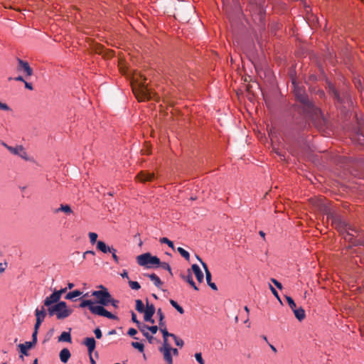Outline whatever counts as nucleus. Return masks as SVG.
Segmentation results:
<instances>
[{"mask_svg": "<svg viewBox=\"0 0 364 364\" xmlns=\"http://www.w3.org/2000/svg\"><path fill=\"white\" fill-rule=\"evenodd\" d=\"M160 331L163 334V338H164L163 346L170 345L168 342V337H169V336L171 337V335L173 333H168L167 331V328L161 329Z\"/></svg>", "mask_w": 364, "mask_h": 364, "instance_id": "nucleus-27", "label": "nucleus"}, {"mask_svg": "<svg viewBox=\"0 0 364 364\" xmlns=\"http://www.w3.org/2000/svg\"><path fill=\"white\" fill-rule=\"evenodd\" d=\"M18 65L16 67L18 72L25 73L26 77L28 78L33 75V69L30 67L27 61H24L20 58H17Z\"/></svg>", "mask_w": 364, "mask_h": 364, "instance_id": "nucleus-8", "label": "nucleus"}, {"mask_svg": "<svg viewBox=\"0 0 364 364\" xmlns=\"http://www.w3.org/2000/svg\"><path fill=\"white\" fill-rule=\"evenodd\" d=\"M156 313L159 316V320L161 321V319H164V314L161 309H158Z\"/></svg>", "mask_w": 364, "mask_h": 364, "instance_id": "nucleus-52", "label": "nucleus"}, {"mask_svg": "<svg viewBox=\"0 0 364 364\" xmlns=\"http://www.w3.org/2000/svg\"><path fill=\"white\" fill-rule=\"evenodd\" d=\"M6 267H7L6 262H4V264L0 263V274L3 273L5 271Z\"/></svg>", "mask_w": 364, "mask_h": 364, "instance_id": "nucleus-56", "label": "nucleus"}, {"mask_svg": "<svg viewBox=\"0 0 364 364\" xmlns=\"http://www.w3.org/2000/svg\"><path fill=\"white\" fill-rule=\"evenodd\" d=\"M293 312L295 317L300 321L304 320L306 317L305 311L302 307H299L298 309L296 308L294 310H293Z\"/></svg>", "mask_w": 364, "mask_h": 364, "instance_id": "nucleus-21", "label": "nucleus"}, {"mask_svg": "<svg viewBox=\"0 0 364 364\" xmlns=\"http://www.w3.org/2000/svg\"><path fill=\"white\" fill-rule=\"evenodd\" d=\"M82 294V292L80 290H75L69 292L65 296V299H73L75 297H77Z\"/></svg>", "mask_w": 364, "mask_h": 364, "instance_id": "nucleus-28", "label": "nucleus"}, {"mask_svg": "<svg viewBox=\"0 0 364 364\" xmlns=\"http://www.w3.org/2000/svg\"><path fill=\"white\" fill-rule=\"evenodd\" d=\"M202 267H203V268L205 270V279H206L207 284H208V283L211 282V278H212L211 273L209 271V269L208 268V265L206 264V263L202 262Z\"/></svg>", "mask_w": 364, "mask_h": 364, "instance_id": "nucleus-26", "label": "nucleus"}, {"mask_svg": "<svg viewBox=\"0 0 364 364\" xmlns=\"http://www.w3.org/2000/svg\"><path fill=\"white\" fill-rule=\"evenodd\" d=\"M24 82V85H25V87L29 90H33V85L31 83H29L28 82H26V80L23 82Z\"/></svg>", "mask_w": 364, "mask_h": 364, "instance_id": "nucleus-57", "label": "nucleus"}, {"mask_svg": "<svg viewBox=\"0 0 364 364\" xmlns=\"http://www.w3.org/2000/svg\"><path fill=\"white\" fill-rule=\"evenodd\" d=\"M294 92L296 100L302 105L303 109L306 114L319 124H324L326 120L321 109L309 100L304 89L299 85H294Z\"/></svg>", "mask_w": 364, "mask_h": 364, "instance_id": "nucleus-1", "label": "nucleus"}, {"mask_svg": "<svg viewBox=\"0 0 364 364\" xmlns=\"http://www.w3.org/2000/svg\"><path fill=\"white\" fill-rule=\"evenodd\" d=\"M95 255V253L94 251H92V250H87L85 252V255Z\"/></svg>", "mask_w": 364, "mask_h": 364, "instance_id": "nucleus-64", "label": "nucleus"}, {"mask_svg": "<svg viewBox=\"0 0 364 364\" xmlns=\"http://www.w3.org/2000/svg\"><path fill=\"white\" fill-rule=\"evenodd\" d=\"M60 211L64 212L66 214H71L73 213V210L70 205L63 204H61L59 208L55 210L54 213H57Z\"/></svg>", "mask_w": 364, "mask_h": 364, "instance_id": "nucleus-24", "label": "nucleus"}, {"mask_svg": "<svg viewBox=\"0 0 364 364\" xmlns=\"http://www.w3.org/2000/svg\"><path fill=\"white\" fill-rule=\"evenodd\" d=\"M137 333L136 330L131 328L129 329L127 334L130 336H134Z\"/></svg>", "mask_w": 364, "mask_h": 364, "instance_id": "nucleus-55", "label": "nucleus"}, {"mask_svg": "<svg viewBox=\"0 0 364 364\" xmlns=\"http://www.w3.org/2000/svg\"><path fill=\"white\" fill-rule=\"evenodd\" d=\"M35 316L37 321L43 322L46 316L45 306H42L41 309H36Z\"/></svg>", "mask_w": 364, "mask_h": 364, "instance_id": "nucleus-17", "label": "nucleus"}, {"mask_svg": "<svg viewBox=\"0 0 364 364\" xmlns=\"http://www.w3.org/2000/svg\"><path fill=\"white\" fill-rule=\"evenodd\" d=\"M169 301L171 306L175 308L181 314L184 313L183 309L180 305H178L176 301L171 299Z\"/></svg>", "mask_w": 364, "mask_h": 364, "instance_id": "nucleus-33", "label": "nucleus"}, {"mask_svg": "<svg viewBox=\"0 0 364 364\" xmlns=\"http://www.w3.org/2000/svg\"><path fill=\"white\" fill-rule=\"evenodd\" d=\"M95 335L97 339H100L102 336V333L101 330L99 328H97L94 331Z\"/></svg>", "mask_w": 364, "mask_h": 364, "instance_id": "nucleus-47", "label": "nucleus"}, {"mask_svg": "<svg viewBox=\"0 0 364 364\" xmlns=\"http://www.w3.org/2000/svg\"><path fill=\"white\" fill-rule=\"evenodd\" d=\"M34 345H33L31 342L26 341L24 343H21L18 345V348L20 349V352L24 355H28V350L33 348Z\"/></svg>", "mask_w": 364, "mask_h": 364, "instance_id": "nucleus-18", "label": "nucleus"}, {"mask_svg": "<svg viewBox=\"0 0 364 364\" xmlns=\"http://www.w3.org/2000/svg\"><path fill=\"white\" fill-rule=\"evenodd\" d=\"M95 302L92 300H83L80 304V308L88 307L90 311L93 314L101 316H105L110 319L117 320V316L108 311L105 307L101 306H95Z\"/></svg>", "mask_w": 364, "mask_h": 364, "instance_id": "nucleus-4", "label": "nucleus"}, {"mask_svg": "<svg viewBox=\"0 0 364 364\" xmlns=\"http://www.w3.org/2000/svg\"><path fill=\"white\" fill-rule=\"evenodd\" d=\"M271 282H272V283H273V284H274V285H275L278 289H282V284H281L279 282H278L277 279H275L272 278V279H271Z\"/></svg>", "mask_w": 364, "mask_h": 364, "instance_id": "nucleus-50", "label": "nucleus"}, {"mask_svg": "<svg viewBox=\"0 0 364 364\" xmlns=\"http://www.w3.org/2000/svg\"><path fill=\"white\" fill-rule=\"evenodd\" d=\"M0 109L9 111L11 109L6 103H3L0 101Z\"/></svg>", "mask_w": 364, "mask_h": 364, "instance_id": "nucleus-51", "label": "nucleus"}, {"mask_svg": "<svg viewBox=\"0 0 364 364\" xmlns=\"http://www.w3.org/2000/svg\"><path fill=\"white\" fill-rule=\"evenodd\" d=\"M181 277L183 280L187 282L195 290H197V291L198 290V288L197 287V286L196 285V284L193 279L192 274H191V272H190V270L188 271L187 276L181 274Z\"/></svg>", "mask_w": 364, "mask_h": 364, "instance_id": "nucleus-20", "label": "nucleus"}, {"mask_svg": "<svg viewBox=\"0 0 364 364\" xmlns=\"http://www.w3.org/2000/svg\"><path fill=\"white\" fill-rule=\"evenodd\" d=\"M196 360L200 363V364H205V362L202 358L201 353H196L195 354Z\"/></svg>", "mask_w": 364, "mask_h": 364, "instance_id": "nucleus-45", "label": "nucleus"}, {"mask_svg": "<svg viewBox=\"0 0 364 364\" xmlns=\"http://www.w3.org/2000/svg\"><path fill=\"white\" fill-rule=\"evenodd\" d=\"M143 331H141V332L143 333V335L147 338L149 342L151 343L153 340V336L149 333L148 329H144Z\"/></svg>", "mask_w": 364, "mask_h": 364, "instance_id": "nucleus-44", "label": "nucleus"}, {"mask_svg": "<svg viewBox=\"0 0 364 364\" xmlns=\"http://www.w3.org/2000/svg\"><path fill=\"white\" fill-rule=\"evenodd\" d=\"M97 248L98 250L101 251L103 253H107L109 252L111 250V247L107 246L105 242L103 241H97Z\"/></svg>", "mask_w": 364, "mask_h": 364, "instance_id": "nucleus-23", "label": "nucleus"}, {"mask_svg": "<svg viewBox=\"0 0 364 364\" xmlns=\"http://www.w3.org/2000/svg\"><path fill=\"white\" fill-rule=\"evenodd\" d=\"M354 140L356 141L358 144L364 146V134L363 133H357L355 136Z\"/></svg>", "mask_w": 364, "mask_h": 364, "instance_id": "nucleus-30", "label": "nucleus"}, {"mask_svg": "<svg viewBox=\"0 0 364 364\" xmlns=\"http://www.w3.org/2000/svg\"><path fill=\"white\" fill-rule=\"evenodd\" d=\"M119 301L114 299L111 296V299H109V304H111L114 308L117 309V308H119Z\"/></svg>", "mask_w": 364, "mask_h": 364, "instance_id": "nucleus-41", "label": "nucleus"}, {"mask_svg": "<svg viewBox=\"0 0 364 364\" xmlns=\"http://www.w3.org/2000/svg\"><path fill=\"white\" fill-rule=\"evenodd\" d=\"M14 79L16 81H21V82H24L25 81V80L23 79V77L22 76H18V77H15Z\"/></svg>", "mask_w": 364, "mask_h": 364, "instance_id": "nucleus-62", "label": "nucleus"}, {"mask_svg": "<svg viewBox=\"0 0 364 364\" xmlns=\"http://www.w3.org/2000/svg\"><path fill=\"white\" fill-rule=\"evenodd\" d=\"M343 236V238L352 243L353 245H356L359 243V242L355 239V237H357L356 235H355L353 233H351L349 231H345V230H343V231H339Z\"/></svg>", "mask_w": 364, "mask_h": 364, "instance_id": "nucleus-13", "label": "nucleus"}, {"mask_svg": "<svg viewBox=\"0 0 364 364\" xmlns=\"http://www.w3.org/2000/svg\"><path fill=\"white\" fill-rule=\"evenodd\" d=\"M159 330H161V329H166V323L164 321V319H161V320H159Z\"/></svg>", "mask_w": 364, "mask_h": 364, "instance_id": "nucleus-49", "label": "nucleus"}, {"mask_svg": "<svg viewBox=\"0 0 364 364\" xmlns=\"http://www.w3.org/2000/svg\"><path fill=\"white\" fill-rule=\"evenodd\" d=\"M66 291H67V288H63L60 290H55V291L56 292V294L58 295L59 298L60 299L62 294H64L65 292H66Z\"/></svg>", "mask_w": 364, "mask_h": 364, "instance_id": "nucleus-53", "label": "nucleus"}, {"mask_svg": "<svg viewBox=\"0 0 364 364\" xmlns=\"http://www.w3.org/2000/svg\"><path fill=\"white\" fill-rule=\"evenodd\" d=\"M269 289L272 291V294L274 295V296L279 301V302L282 303V301L277 290L272 285H269Z\"/></svg>", "mask_w": 364, "mask_h": 364, "instance_id": "nucleus-46", "label": "nucleus"}, {"mask_svg": "<svg viewBox=\"0 0 364 364\" xmlns=\"http://www.w3.org/2000/svg\"><path fill=\"white\" fill-rule=\"evenodd\" d=\"M331 93L333 95V96L337 99V100L340 101V97H339V95L338 93V92L334 89V88H332L331 90Z\"/></svg>", "mask_w": 364, "mask_h": 364, "instance_id": "nucleus-54", "label": "nucleus"}, {"mask_svg": "<svg viewBox=\"0 0 364 364\" xmlns=\"http://www.w3.org/2000/svg\"><path fill=\"white\" fill-rule=\"evenodd\" d=\"M285 297H286L287 301L289 307L291 308V309L292 311L294 310L296 308V303L294 302V301L292 299L291 297H290L289 296H286Z\"/></svg>", "mask_w": 364, "mask_h": 364, "instance_id": "nucleus-34", "label": "nucleus"}, {"mask_svg": "<svg viewBox=\"0 0 364 364\" xmlns=\"http://www.w3.org/2000/svg\"><path fill=\"white\" fill-rule=\"evenodd\" d=\"M121 276L123 277V278H129L128 277V273L127 272V270H123L122 273H121Z\"/></svg>", "mask_w": 364, "mask_h": 364, "instance_id": "nucleus-61", "label": "nucleus"}, {"mask_svg": "<svg viewBox=\"0 0 364 364\" xmlns=\"http://www.w3.org/2000/svg\"><path fill=\"white\" fill-rule=\"evenodd\" d=\"M171 337L173 338L175 343L176 346L179 347H183L184 345V342L182 339L178 338L175 334H172Z\"/></svg>", "mask_w": 364, "mask_h": 364, "instance_id": "nucleus-36", "label": "nucleus"}, {"mask_svg": "<svg viewBox=\"0 0 364 364\" xmlns=\"http://www.w3.org/2000/svg\"><path fill=\"white\" fill-rule=\"evenodd\" d=\"M148 329V331H150L153 334L156 333V332L159 330V327L157 326H149L144 323L143 326H141V328L140 331H144L143 330Z\"/></svg>", "mask_w": 364, "mask_h": 364, "instance_id": "nucleus-29", "label": "nucleus"}, {"mask_svg": "<svg viewBox=\"0 0 364 364\" xmlns=\"http://www.w3.org/2000/svg\"><path fill=\"white\" fill-rule=\"evenodd\" d=\"M109 252L112 253V258L114 260V262L116 263H118L119 262V257L116 255L117 250L114 249V247H111V250L109 251Z\"/></svg>", "mask_w": 364, "mask_h": 364, "instance_id": "nucleus-43", "label": "nucleus"}, {"mask_svg": "<svg viewBox=\"0 0 364 364\" xmlns=\"http://www.w3.org/2000/svg\"><path fill=\"white\" fill-rule=\"evenodd\" d=\"M191 269H192L193 272H194L197 280L199 282H202L203 281L204 276H203V273L202 272L199 266L196 264H194L192 265Z\"/></svg>", "mask_w": 364, "mask_h": 364, "instance_id": "nucleus-16", "label": "nucleus"}, {"mask_svg": "<svg viewBox=\"0 0 364 364\" xmlns=\"http://www.w3.org/2000/svg\"><path fill=\"white\" fill-rule=\"evenodd\" d=\"M89 237H90V242L92 244H95V242H97V233H95V232H90L89 233Z\"/></svg>", "mask_w": 364, "mask_h": 364, "instance_id": "nucleus-42", "label": "nucleus"}, {"mask_svg": "<svg viewBox=\"0 0 364 364\" xmlns=\"http://www.w3.org/2000/svg\"><path fill=\"white\" fill-rule=\"evenodd\" d=\"M333 224L338 231H349L350 232L353 233L355 235L360 237H362L364 234L363 232L358 228L343 220H341V219H334L333 220Z\"/></svg>", "mask_w": 364, "mask_h": 364, "instance_id": "nucleus-5", "label": "nucleus"}, {"mask_svg": "<svg viewBox=\"0 0 364 364\" xmlns=\"http://www.w3.org/2000/svg\"><path fill=\"white\" fill-rule=\"evenodd\" d=\"M59 356L61 362L66 363L70 359L71 354L68 348H63L60 350Z\"/></svg>", "mask_w": 364, "mask_h": 364, "instance_id": "nucleus-19", "label": "nucleus"}, {"mask_svg": "<svg viewBox=\"0 0 364 364\" xmlns=\"http://www.w3.org/2000/svg\"><path fill=\"white\" fill-rule=\"evenodd\" d=\"M160 242L167 244L173 250L175 249L173 242L168 240L167 237H161L160 239Z\"/></svg>", "mask_w": 364, "mask_h": 364, "instance_id": "nucleus-37", "label": "nucleus"}, {"mask_svg": "<svg viewBox=\"0 0 364 364\" xmlns=\"http://www.w3.org/2000/svg\"><path fill=\"white\" fill-rule=\"evenodd\" d=\"M83 344L87 346L89 354H92L96 346L95 338L92 337H87L84 339Z\"/></svg>", "mask_w": 364, "mask_h": 364, "instance_id": "nucleus-15", "label": "nucleus"}, {"mask_svg": "<svg viewBox=\"0 0 364 364\" xmlns=\"http://www.w3.org/2000/svg\"><path fill=\"white\" fill-rule=\"evenodd\" d=\"M156 311L155 307L154 304H149L148 299H146V308L144 309V321H149L151 318L153 317L154 313Z\"/></svg>", "mask_w": 364, "mask_h": 364, "instance_id": "nucleus-12", "label": "nucleus"}, {"mask_svg": "<svg viewBox=\"0 0 364 364\" xmlns=\"http://www.w3.org/2000/svg\"><path fill=\"white\" fill-rule=\"evenodd\" d=\"M132 346L134 348L139 350V351H140V352H143L144 350V346L143 343H139V342H132Z\"/></svg>", "mask_w": 364, "mask_h": 364, "instance_id": "nucleus-35", "label": "nucleus"}, {"mask_svg": "<svg viewBox=\"0 0 364 364\" xmlns=\"http://www.w3.org/2000/svg\"><path fill=\"white\" fill-rule=\"evenodd\" d=\"M7 149L13 154L18 155L21 158L28 160L27 152L25 149L22 146H7Z\"/></svg>", "mask_w": 364, "mask_h": 364, "instance_id": "nucleus-10", "label": "nucleus"}, {"mask_svg": "<svg viewBox=\"0 0 364 364\" xmlns=\"http://www.w3.org/2000/svg\"><path fill=\"white\" fill-rule=\"evenodd\" d=\"M170 349H171V354H173V355H178V350L177 348H172L170 346Z\"/></svg>", "mask_w": 364, "mask_h": 364, "instance_id": "nucleus-59", "label": "nucleus"}, {"mask_svg": "<svg viewBox=\"0 0 364 364\" xmlns=\"http://www.w3.org/2000/svg\"><path fill=\"white\" fill-rule=\"evenodd\" d=\"M100 290L93 291L92 296L97 299V303L100 304L101 306H107L109 305V299H111V294L108 289L103 287L100 286Z\"/></svg>", "mask_w": 364, "mask_h": 364, "instance_id": "nucleus-6", "label": "nucleus"}, {"mask_svg": "<svg viewBox=\"0 0 364 364\" xmlns=\"http://www.w3.org/2000/svg\"><path fill=\"white\" fill-rule=\"evenodd\" d=\"M137 179L141 182L151 181L154 178L153 173L141 171L136 176Z\"/></svg>", "mask_w": 364, "mask_h": 364, "instance_id": "nucleus-14", "label": "nucleus"}, {"mask_svg": "<svg viewBox=\"0 0 364 364\" xmlns=\"http://www.w3.org/2000/svg\"><path fill=\"white\" fill-rule=\"evenodd\" d=\"M60 299L59 298L58 295L54 291L52 294L45 299L43 301V306L48 307V309L50 308L53 306V305L60 302Z\"/></svg>", "mask_w": 364, "mask_h": 364, "instance_id": "nucleus-11", "label": "nucleus"}, {"mask_svg": "<svg viewBox=\"0 0 364 364\" xmlns=\"http://www.w3.org/2000/svg\"><path fill=\"white\" fill-rule=\"evenodd\" d=\"M159 350L163 354V358L166 364H173L172 354L171 353L170 345L162 346Z\"/></svg>", "mask_w": 364, "mask_h": 364, "instance_id": "nucleus-9", "label": "nucleus"}, {"mask_svg": "<svg viewBox=\"0 0 364 364\" xmlns=\"http://www.w3.org/2000/svg\"><path fill=\"white\" fill-rule=\"evenodd\" d=\"M37 334H38V331H33V333L32 334V341H30L34 346L37 343Z\"/></svg>", "mask_w": 364, "mask_h": 364, "instance_id": "nucleus-48", "label": "nucleus"}, {"mask_svg": "<svg viewBox=\"0 0 364 364\" xmlns=\"http://www.w3.org/2000/svg\"><path fill=\"white\" fill-rule=\"evenodd\" d=\"M73 310L68 307L67 304L65 301H60L52 307L48 309V314L50 316L54 315L58 320H63L71 315Z\"/></svg>", "mask_w": 364, "mask_h": 364, "instance_id": "nucleus-3", "label": "nucleus"}, {"mask_svg": "<svg viewBox=\"0 0 364 364\" xmlns=\"http://www.w3.org/2000/svg\"><path fill=\"white\" fill-rule=\"evenodd\" d=\"M144 275L148 277L157 287H160L162 285L163 283L161 279L156 274H146Z\"/></svg>", "mask_w": 364, "mask_h": 364, "instance_id": "nucleus-22", "label": "nucleus"}, {"mask_svg": "<svg viewBox=\"0 0 364 364\" xmlns=\"http://www.w3.org/2000/svg\"><path fill=\"white\" fill-rule=\"evenodd\" d=\"M177 251L186 260L188 261L190 259V254L188 253V251H186V250H184L183 248L181 247L177 248Z\"/></svg>", "mask_w": 364, "mask_h": 364, "instance_id": "nucleus-31", "label": "nucleus"}, {"mask_svg": "<svg viewBox=\"0 0 364 364\" xmlns=\"http://www.w3.org/2000/svg\"><path fill=\"white\" fill-rule=\"evenodd\" d=\"M43 322H41V321H36V323H35V326H34V331H38V328L40 327V326L41 325Z\"/></svg>", "mask_w": 364, "mask_h": 364, "instance_id": "nucleus-58", "label": "nucleus"}, {"mask_svg": "<svg viewBox=\"0 0 364 364\" xmlns=\"http://www.w3.org/2000/svg\"><path fill=\"white\" fill-rule=\"evenodd\" d=\"M89 357H90V363H91V364H96V362H95V360H94V358H92V354H89Z\"/></svg>", "mask_w": 364, "mask_h": 364, "instance_id": "nucleus-63", "label": "nucleus"}, {"mask_svg": "<svg viewBox=\"0 0 364 364\" xmlns=\"http://www.w3.org/2000/svg\"><path fill=\"white\" fill-rule=\"evenodd\" d=\"M159 265H160L161 267L163 268L164 269L168 270L169 274H170V275L173 276V273H172L171 267H170V265L168 263H166V262H160V264Z\"/></svg>", "mask_w": 364, "mask_h": 364, "instance_id": "nucleus-40", "label": "nucleus"}, {"mask_svg": "<svg viewBox=\"0 0 364 364\" xmlns=\"http://www.w3.org/2000/svg\"><path fill=\"white\" fill-rule=\"evenodd\" d=\"M129 285L131 289H134V290H138L141 287V286H140L139 282L131 281V280L129 281Z\"/></svg>", "mask_w": 364, "mask_h": 364, "instance_id": "nucleus-39", "label": "nucleus"}, {"mask_svg": "<svg viewBox=\"0 0 364 364\" xmlns=\"http://www.w3.org/2000/svg\"><path fill=\"white\" fill-rule=\"evenodd\" d=\"M208 286H209L212 289H213V290H215V291L218 290L217 286H216V284H215V283H213V282H211L208 283Z\"/></svg>", "mask_w": 364, "mask_h": 364, "instance_id": "nucleus-60", "label": "nucleus"}, {"mask_svg": "<svg viewBox=\"0 0 364 364\" xmlns=\"http://www.w3.org/2000/svg\"><path fill=\"white\" fill-rule=\"evenodd\" d=\"M136 262L139 265L151 267L154 264H159L160 259L156 256H152L150 253H144L137 256Z\"/></svg>", "mask_w": 364, "mask_h": 364, "instance_id": "nucleus-7", "label": "nucleus"}, {"mask_svg": "<svg viewBox=\"0 0 364 364\" xmlns=\"http://www.w3.org/2000/svg\"><path fill=\"white\" fill-rule=\"evenodd\" d=\"M132 320L133 322H134L136 324L139 331H141V326H143L144 323H141L139 321L137 320L136 316L134 312L132 313Z\"/></svg>", "mask_w": 364, "mask_h": 364, "instance_id": "nucleus-38", "label": "nucleus"}, {"mask_svg": "<svg viewBox=\"0 0 364 364\" xmlns=\"http://www.w3.org/2000/svg\"><path fill=\"white\" fill-rule=\"evenodd\" d=\"M59 342H71V335L69 332H63L58 337Z\"/></svg>", "mask_w": 364, "mask_h": 364, "instance_id": "nucleus-25", "label": "nucleus"}, {"mask_svg": "<svg viewBox=\"0 0 364 364\" xmlns=\"http://www.w3.org/2000/svg\"><path fill=\"white\" fill-rule=\"evenodd\" d=\"M144 305L141 300L136 299V310L139 313H143L144 311Z\"/></svg>", "mask_w": 364, "mask_h": 364, "instance_id": "nucleus-32", "label": "nucleus"}, {"mask_svg": "<svg viewBox=\"0 0 364 364\" xmlns=\"http://www.w3.org/2000/svg\"><path fill=\"white\" fill-rule=\"evenodd\" d=\"M146 78L141 75H136L134 76V82H132V91L136 98L139 101H145L152 99V92L146 85Z\"/></svg>", "mask_w": 364, "mask_h": 364, "instance_id": "nucleus-2", "label": "nucleus"}]
</instances>
